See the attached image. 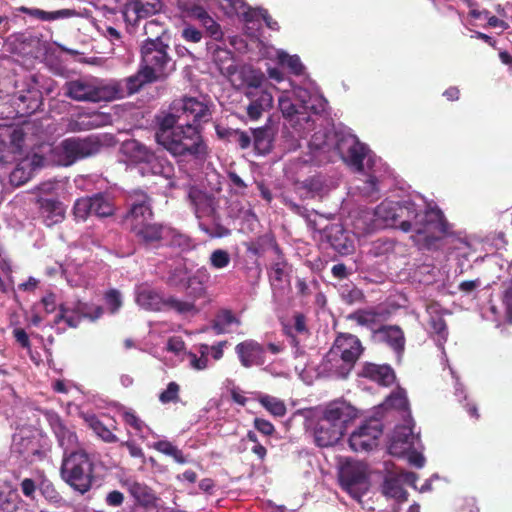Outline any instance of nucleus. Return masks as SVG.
Segmentation results:
<instances>
[{"label":"nucleus","instance_id":"nucleus-1","mask_svg":"<svg viewBox=\"0 0 512 512\" xmlns=\"http://www.w3.org/2000/svg\"><path fill=\"white\" fill-rule=\"evenodd\" d=\"M374 216L384 227L415 233L411 238L422 250L437 249L447 233V222L439 209H421L411 200L383 201L376 206Z\"/></svg>","mask_w":512,"mask_h":512},{"label":"nucleus","instance_id":"nucleus-2","mask_svg":"<svg viewBox=\"0 0 512 512\" xmlns=\"http://www.w3.org/2000/svg\"><path fill=\"white\" fill-rule=\"evenodd\" d=\"M126 203H128V209L123 215V223L130 235L142 247H157L163 240L166 228L154 220L152 200L149 195L141 190H133L128 194Z\"/></svg>","mask_w":512,"mask_h":512},{"label":"nucleus","instance_id":"nucleus-3","mask_svg":"<svg viewBox=\"0 0 512 512\" xmlns=\"http://www.w3.org/2000/svg\"><path fill=\"white\" fill-rule=\"evenodd\" d=\"M356 417L357 410L345 400H333L326 404L312 428L317 447L328 448L338 443Z\"/></svg>","mask_w":512,"mask_h":512},{"label":"nucleus","instance_id":"nucleus-4","mask_svg":"<svg viewBox=\"0 0 512 512\" xmlns=\"http://www.w3.org/2000/svg\"><path fill=\"white\" fill-rule=\"evenodd\" d=\"M155 140L174 157L203 160L207 156V145L199 126L185 123L175 132L155 133Z\"/></svg>","mask_w":512,"mask_h":512},{"label":"nucleus","instance_id":"nucleus-5","mask_svg":"<svg viewBox=\"0 0 512 512\" xmlns=\"http://www.w3.org/2000/svg\"><path fill=\"white\" fill-rule=\"evenodd\" d=\"M59 474L64 483L73 491L84 495L94 485V462L89 454L81 448L64 452Z\"/></svg>","mask_w":512,"mask_h":512},{"label":"nucleus","instance_id":"nucleus-6","mask_svg":"<svg viewBox=\"0 0 512 512\" xmlns=\"http://www.w3.org/2000/svg\"><path fill=\"white\" fill-rule=\"evenodd\" d=\"M64 96L75 102L101 103L124 97L118 81L102 84L95 79L79 78L64 83Z\"/></svg>","mask_w":512,"mask_h":512},{"label":"nucleus","instance_id":"nucleus-7","mask_svg":"<svg viewBox=\"0 0 512 512\" xmlns=\"http://www.w3.org/2000/svg\"><path fill=\"white\" fill-rule=\"evenodd\" d=\"M170 56L168 45L159 36L148 38L140 46V68L139 71L151 76L155 73H168L170 69Z\"/></svg>","mask_w":512,"mask_h":512},{"label":"nucleus","instance_id":"nucleus-8","mask_svg":"<svg viewBox=\"0 0 512 512\" xmlns=\"http://www.w3.org/2000/svg\"><path fill=\"white\" fill-rule=\"evenodd\" d=\"M101 140L95 135L84 138L69 137L59 144V156L64 167L73 165L77 160L96 155L101 151Z\"/></svg>","mask_w":512,"mask_h":512},{"label":"nucleus","instance_id":"nucleus-9","mask_svg":"<svg viewBox=\"0 0 512 512\" xmlns=\"http://www.w3.org/2000/svg\"><path fill=\"white\" fill-rule=\"evenodd\" d=\"M115 214L113 200L102 193L77 199L73 204V216L77 221H86L90 216L105 219Z\"/></svg>","mask_w":512,"mask_h":512},{"label":"nucleus","instance_id":"nucleus-10","mask_svg":"<svg viewBox=\"0 0 512 512\" xmlns=\"http://www.w3.org/2000/svg\"><path fill=\"white\" fill-rule=\"evenodd\" d=\"M362 351H364V348H362L361 341L357 336L341 333L338 334L326 356H328V362L336 360L337 357L346 362V365L342 368V374H345L347 370L354 368L355 362L361 356Z\"/></svg>","mask_w":512,"mask_h":512},{"label":"nucleus","instance_id":"nucleus-11","mask_svg":"<svg viewBox=\"0 0 512 512\" xmlns=\"http://www.w3.org/2000/svg\"><path fill=\"white\" fill-rule=\"evenodd\" d=\"M169 114H178L179 117L185 118V124L201 125L208 123L210 120L209 105L195 97H183L172 103Z\"/></svg>","mask_w":512,"mask_h":512},{"label":"nucleus","instance_id":"nucleus-12","mask_svg":"<svg viewBox=\"0 0 512 512\" xmlns=\"http://www.w3.org/2000/svg\"><path fill=\"white\" fill-rule=\"evenodd\" d=\"M335 150L338 156L354 171H362V161L366 158L368 148L362 144L357 137L349 133H337Z\"/></svg>","mask_w":512,"mask_h":512},{"label":"nucleus","instance_id":"nucleus-13","mask_svg":"<svg viewBox=\"0 0 512 512\" xmlns=\"http://www.w3.org/2000/svg\"><path fill=\"white\" fill-rule=\"evenodd\" d=\"M381 435L382 422L376 418H368L349 436V447L354 452H369L377 447Z\"/></svg>","mask_w":512,"mask_h":512},{"label":"nucleus","instance_id":"nucleus-14","mask_svg":"<svg viewBox=\"0 0 512 512\" xmlns=\"http://www.w3.org/2000/svg\"><path fill=\"white\" fill-rule=\"evenodd\" d=\"M340 484L347 493L354 498H359L368 485V467L365 463L354 461L347 462L340 469Z\"/></svg>","mask_w":512,"mask_h":512},{"label":"nucleus","instance_id":"nucleus-15","mask_svg":"<svg viewBox=\"0 0 512 512\" xmlns=\"http://www.w3.org/2000/svg\"><path fill=\"white\" fill-rule=\"evenodd\" d=\"M178 7L181 16L201 22L209 37L215 39V41L223 39V32H221L219 24L201 6L195 4V2H178Z\"/></svg>","mask_w":512,"mask_h":512},{"label":"nucleus","instance_id":"nucleus-16","mask_svg":"<svg viewBox=\"0 0 512 512\" xmlns=\"http://www.w3.org/2000/svg\"><path fill=\"white\" fill-rule=\"evenodd\" d=\"M227 5H229V13L236 15L245 24L263 21L268 28L278 29V22L273 20L267 10L263 8H253L245 2H227Z\"/></svg>","mask_w":512,"mask_h":512},{"label":"nucleus","instance_id":"nucleus-17","mask_svg":"<svg viewBox=\"0 0 512 512\" xmlns=\"http://www.w3.org/2000/svg\"><path fill=\"white\" fill-rule=\"evenodd\" d=\"M42 414L43 417H45V420H47V423H49L52 433L56 435L57 443H59V446L64 449V453L74 451L73 449L78 445V437H76V433L64 425L62 418L58 416L57 412L44 410L42 411Z\"/></svg>","mask_w":512,"mask_h":512},{"label":"nucleus","instance_id":"nucleus-18","mask_svg":"<svg viewBox=\"0 0 512 512\" xmlns=\"http://www.w3.org/2000/svg\"><path fill=\"white\" fill-rule=\"evenodd\" d=\"M372 337H374V341L377 344L385 345L392 349L395 356H397L398 362L401 360V356H403L405 351V335L399 326L383 325L374 330Z\"/></svg>","mask_w":512,"mask_h":512},{"label":"nucleus","instance_id":"nucleus-19","mask_svg":"<svg viewBox=\"0 0 512 512\" xmlns=\"http://www.w3.org/2000/svg\"><path fill=\"white\" fill-rule=\"evenodd\" d=\"M234 351H236V355L240 358L241 366L245 368L262 366L265 362V350L262 344L253 339H247L236 344Z\"/></svg>","mask_w":512,"mask_h":512},{"label":"nucleus","instance_id":"nucleus-20","mask_svg":"<svg viewBox=\"0 0 512 512\" xmlns=\"http://www.w3.org/2000/svg\"><path fill=\"white\" fill-rule=\"evenodd\" d=\"M360 377L379 384L382 387L392 386L396 380L393 368L388 364L363 363Z\"/></svg>","mask_w":512,"mask_h":512},{"label":"nucleus","instance_id":"nucleus-21","mask_svg":"<svg viewBox=\"0 0 512 512\" xmlns=\"http://www.w3.org/2000/svg\"><path fill=\"white\" fill-rule=\"evenodd\" d=\"M163 2H126L123 16L126 22L136 25L141 19H147L161 11Z\"/></svg>","mask_w":512,"mask_h":512},{"label":"nucleus","instance_id":"nucleus-22","mask_svg":"<svg viewBox=\"0 0 512 512\" xmlns=\"http://www.w3.org/2000/svg\"><path fill=\"white\" fill-rule=\"evenodd\" d=\"M40 216H42L43 224L52 227L64 220V206L62 202L54 198L40 197L36 200Z\"/></svg>","mask_w":512,"mask_h":512},{"label":"nucleus","instance_id":"nucleus-23","mask_svg":"<svg viewBox=\"0 0 512 512\" xmlns=\"http://www.w3.org/2000/svg\"><path fill=\"white\" fill-rule=\"evenodd\" d=\"M188 198H190L192 205H194L197 219L219 217L216 213V198L214 196L208 195L201 190H194L188 194Z\"/></svg>","mask_w":512,"mask_h":512},{"label":"nucleus","instance_id":"nucleus-24","mask_svg":"<svg viewBox=\"0 0 512 512\" xmlns=\"http://www.w3.org/2000/svg\"><path fill=\"white\" fill-rule=\"evenodd\" d=\"M246 97L250 98V104L246 106V115L250 120H258L262 112L272 107V96L268 91L246 92Z\"/></svg>","mask_w":512,"mask_h":512},{"label":"nucleus","instance_id":"nucleus-25","mask_svg":"<svg viewBox=\"0 0 512 512\" xmlns=\"http://www.w3.org/2000/svg\"><path fill=\"white\" fill-rule=\"evenodd\" d=\"M84 422H86V425H88L89 429H91L94 435L100 438L103 443L114 444L119 442V438H117V436L113 433V431L117 430V425L115 423L110 426L105 425L94 414L84 415Z\"/></svg>","mask_w":512,"mask_h":512},{"label":"nucleus","instance_id":"nucleus-26","mask_svg":"<svg viewBox=\"0 0 512 512\" xmlns=\"http://www.w3.org/2000/svg\"><path fill=\"white\" fill-rule=\"evenodd\" d=\"M123 153L126 158L135 161H149L154 159H164L165 157L157 155L147 146L136 139H129L123 142Z\"/></svg>","mask_w":512,"mask_h":512},{"label":"nucleus","instance_id":"nucleus-27","mask_svg":"<svg viewBox=\"0 0 512 512\" xmlns=\"http://www.w3.org/2000/svg\"><path fill=\"white\" fill-rule=\"evenodd\" d=\"M166 296H164L161 292L148 288L142 287L137 291V296H135V301H137V305L140 308L159 313V306L165 302Z\"/></svg>","mask_w":512,"mask_h":512},{"label":"nucleus","instance_id":"nucleus-28","mask_svg":"<svg viewBox=\"0 0 512 512\" xmlns=\"http://www.w3.org/2000/svg\"><path fill=\"white\" fill-rule=\"evenodd\" d=\"M213 63H215L216 68H218V72L226 77L234 75L237 72V66H235V61L233 60L232 51L226 48H215V51H213Z\"/></svg>","mask_w":512,"mask_h":512},{"label":"nucleus","instance_id":"nucleus-29","mask_svg":"<svg viewBox=\"0 0 512 512\" xmlns=\"http://www.w3.org/2000/svg\"><path fill=\"white\" fill-rule=\"evenodd\" d=\"M427 314H429L430 331L436 334L439 342H444L447 338V326H445L444 318L440 313V305L437 302H430L427 305Z\"/></svg>","mask_w":512,"mask_h":512},{"label":"nucleus","instance_id":"nucleus-30","mask_svg":"<svg viewBox=\"0 0 512 512\" xmlns=\"http://www.w3.org/2000/svg\"><path fill=\"white\" fill-rule=\"evenodd\" d=\"M167 76L168 72H159L148 76L139 70L131 77L126 78V93L132 95L140 90L141 86L149 83L163 81Z\"/></svg>","mask_w":512,"mask_h":512},{"label":"nucleus","instance_id":"nucleus-31","mask_svg":"<svg viewBox=\"0 0 512 512\" xmlns=\"http://www.w3.org/2000/svg\"><path fill=\"white\" fill-rule=\"evenodd\" d=\"M128 491H130V495H132L135 503L139 504L140 507L150 508L156 504L157 498L154 491L145 484L133 482L130 484Z\"/></svg>","mask_w":512,"mask_h":512},{"label":"nucleus","instance_id":"nucleus-32","mask_svg":"<svg viewBox=\"0 0 512 512\" xmlns=\"http://www.w3.org/2000/svg\"><path fill=\"white\" fill-rule=\"evenodd\" d=\"M164 311H172L178 315H195L198 313L195 302L180 300L175 296H167V300L164 301V304L160 305V312Z\"/></svg>","mask_w":512,"mask_h":512},{"label":"nucleus","instance_id":"nucleus-33","mask_svg":"<svg viewBox=\"0 0 512 512\" xmlns=\"http://www.w3.org/2000/svg\"><path fill=\"white\" fill-rule=\"evenodd\" d=\"M18 11L23 12L24 14L33 18L39 19L40 21L47 22L76 16V12L70 9L46 12L38 8L20 7L18 8Z\"/></svg>","mask_w":512,"mask_h":512},{"label":"nucleus","instance_id":"nucleus-34","mask_svg":"<svg viewBox=\"0 0 512 512\" xmlns=\"http://www.w3.org/2000/svg\"><path fill=\"white\" fill-rule=\"evenodd\" d=\"M136 164H144V170L152 176H160L164 179H170L173 175V166L166 158L154 159V160H140L135 161Z\"/></svg>","mask_w":512,"mask_h":512},{"label":"nucleus","instance_id":"nucleus-35","mask_svg":"<svg viewBox=\"0 0 512 512\" xmlns=\"http://www.w3.org/2000/svg\"><path fill=\"white\" fill-rule=\"evenodd\" d=\"M252 142L254 149L261 155L268 154L272 147V129L271 127H261L252 130Z\"/></svg>","mask_w":512,"mask_h":512},{"label":"nucleus","instance_id":"nucleus-36","mask_svg":"<svg viewBox=\"0 0 512 512\" xmlns=\"http://www.w3.org/2000/svg\"><path fill=\"white\" fill-rule=\"evenodd\" d=\"M41 108V94L38 92H27L17 98L18 113L22 116H29Z\"/></svg>","mask_w":512,"mask_h":512},{"label":"nucleus","instance_id":"nucleus-37","mask_svg":"<svg viewBox=\"0 0 512 512\" xmlns=\"http://www.w3.org/2000/svg\"><path fill=\"white\" fill-rule=\"evenodd\" d=\"M241 79H243V83H245L246 88H248V92L257 93L261 90L263 82H265V76L263 73L252 67H243L240 71Z\"/></svg>","mask_w":512,"mask_h":512},{"label":"nucleus","instance_id":"nucleus-38","mask_svg":"<svg viewBox=\"0 0 512 512\" xmlns=\"http://www.w3.org/2000/svg\"><path fill=\"white\" fill-rule=\"evenodd\" d=\"M262 241L268 243V245L271 247V250H273V252H275V254L278 256V261L271 265L270 280L281 282V280H283V268L285 267V261L283 260L281 249H279L278 244L271 236L262 238Z\"/></svg>","mask_w":512,"mask_h":512},{"label":"nucleus","instance_id":"nucleus-39","mask_svg":"<svg viewBox=\"0 0 512 512\" xmlns=\"http://www.w3.org/2000/svg\"><path fill=\"white\" fill-rule=\"evenodd\" d=\"M277 63L278 65L287 68L289 73L294 76H301L304 74V65L301 63V59L298 55H289L285 51H278Z\"/></svg>","mask_w":512,"mask_h":512},{"label":"nucleus","instance_id":"nucleus-40","mask_svg":"<svg viewBox=\"0 0 512 512\" xmlns=\"http://www.w3.org/2000/svg\"><path fill=\"white\" fill-rule=\"evenodd\" d=\"M184 121V118L178 114H163L156 116V132L155 133H174L175 129L184 125L178 123Z\"/></svg>","mask_w":512,"mask_h":512},{"label":"nucleus","instance_id":"nucleus-41","mask_svg":"<svg viewBox=\"0 0 512 512\" xmlns=\"http://www.w3.org/2000/svg\"><path fill=\"white\" fill-rule=\"evenodd\" d=\"M383 494L388 498L398 500V502L407 501V492L401 487V484L396 477H388L384 479Z\"/></svg>","mask_w":512,"mask_h":512},{"label":"nucleus","instance_id":"nucleus-42","mask_svg":"<svg viewBox=\"0 0 512 512\" xmlns=\"http://www.w3.org/2000/svg\"><path fill=\"white\" fill-rule=\"evenodd\" d=\"M153 449L156 452L162 453L167 457H171L176 461V463L180 465L186 464V457L182 454V451L179 450L176 446H174L168 440H159L153 443Z\"/></svg>","mask_w":512,"mask_h":512},{"label":"nucleus","instance_id":"nucleus-43","mask_svg":"<svg viewBox=\"0 0 512 512\" xmlns=\"http://www.w3.org/2000/svg\"><path fill=\"white\" fill-rule=\"evenodd\" d=\"M208 219L211 220V223L204 221L199 222V228H201V231L206 233V235L213 239H220L230 235V230L219 223V217Z\"/></svg>","mask_w":512,"mask_h":512},{"label":"nucleus","instance_id":"nucleus-44","mask_svg":"<svg viewBox=\"0 0 512 512\" xmlns=\"http://www.w3.org/2000/svg\"><path fill=\"white\" fill-rule=\"evenodd\" d=\"M300 197L303 199H313L322 192V181L316 177H311L296 187Z\"/></svg>","mask_w":512,"mask_h":512},{"label":"nucleus","instance_id":"nucleus-45","mask_svg":"<svg viewBox=\"0 0 512 512\" xmlns=\"http://www.w3.org/2000/svg\"><path fill=\"white\" fill-rule=\"evenodd\" d=\"M234 323H239V320L233 316L232 311L229 309H223L216 314L215 320H213V331L216 335H222L226 332V327L231 326Z\"/></svg>","mask_w":512,"mask_h":512},{"label":"nucleus","instance_id":"nucleus-46","mask_svg":"<svg viewBox=\"0 0 512 512\" xmlns=\"http://www.w3.org/2000/svg\"><path fill=\"white\" fill-rule=\"evenodd\" d=\"M259 404H261L262 408L266 409V411L270 412V414L273 416H285V403H283L282 400H279L276 397L270 395H263L259 397Z\"/></svg>","mask_w":512,"mask_h":512},{"label":"nucleus","instance_id":"nucleus-47","mask_svg":"<svg viewBox=\"0 0 512 512\" xmlns=\"http://www.w3.org/2000/svg\"><path fill=\"white\" fill-rule=\"evenodd\" d=\"M72 314L95 321L103 315V308L101 306H92L88 305L86 302L79 301L73 305Z\"/></svg>","mask_w":512,"mask_h":512},{"label":"nucleus","instance_id":"nucleus-48","mask_svg":"<svg viewBox=\"0 0 512 512\" xmlns=\"http://www.w3.org/2000/svg\"><path fill=\"white\" fill-rule=\"evenodd\" d=\"M412 437H410V429L405 427L400 428L393 434L392 445H390V453L395 455L398 453L396 451L397 448H401L402 450H406L412 445V441H410Z\"/></svg>","mask_w":512,"mask_h":512},{"label":"nucleus","instance_id":"nucleus-49","mask_svg":"<svg viewBox=\"0 0 512 512\" xmlns=\"http://www.w3.org/2000/svg\"><path fill=\"white\" fill-rule=\"evenodd\" d=\"M343 366H345V362L339 357H337L336 360L327 361V356L324 355V359H322V371L338 378V379H345L347 378L348 374H350V371H352V368L347 370L346 373H341V369H343Z\"/></svg>","mask_w":512,"mask_h":512},{"label":"nucleus","instance_id":"nucleus-50","mask_svg":"<svg viewBox=\"0 0 512 512\" xmlns=\"http://www.w3.org/2000/svg\"><path fill=\"white\" fill-rule=\"evenodd\" d=\"M384 404H386V407L394 410L407 411L408 402L405 390L397 388V390L393 391L392 394L386 398Z\"/></svg>","mask_w":512,"mask_h":512},{"label":"nucleus","instance_id":"nucleus-51","mask_svg":"<svg viewBox=\"0 0 512 512\" xmlns=\"http://www.w3.org/2000/svg\"><path fill=\"white\" fill-rule=\"evenodd\" d=\"M230 265V254L224 249H215L209 254V266L215 270L225 269Z\"/></svg>","mask_w":512,"mask_h":512},{"label":"nucleus","instance_id":"nucleus-52","mask_svg":"<svg viewBox=\"0 0 512 512\" xmlns=\"http://www.w3.org/2000/svg\"><path fill=\"white\" fill-rule=\"evenodd\" d=\"M393 249V241L387 238H380L372 242V245H370V249H368V254L372 255V257H381L389 253H392Z\"/></svg>","mask_w":512,"mask_h":512},{"label":"nucleus","instance_id":"nucleus-53","mask_svg":"<svg viewBox=\"0 0 512 512\" xmlns=\"http://www.w3.org/2000/svg\"><path fill=\"white\" fill-rule=\"evenodd\" d=\"M121 418H123L125 425L132 427L133 431H135L137 434H141L147 427L145 422H143L140 417H138L136 413H134V411L131 409L121 410Z\"/></svg>","mask_w":512,"mask_h":512},{"label":"nucleus","instance_id":"nucleus-54","mask_svg":"<svg viewBox=\"0 0 512 512\" xmlns=\"http://www.w3.org/2000/svg\"><path fill=\"white\" fill-rule=\"evenodd\" d=\"M38 491L42 494L43 498L49 500L50 503H57L60 500V494L57 489L47 478H43L38 484Z\"/></svg>","mask_w":512,"mask_h":512},{"label":"nucleus","instance_id":"nucleus-55","mask_svg":"<svg viewBox=\"0 0 512 512\" xmlns=\"http://www.w3.org/2000/svg\"><path fill=\"white\" fill-rule=\"evenodd\" d=\"M349 319L358 323L360 326H373L375 325V320L377 319V313L370 310H359L351 314Z\"/></svg>","mask_w":512,"mask_h":512},{"label":"nucleus","instance_id":"nucleus-56","mask_svg":"<svg viewBox=\"0 0 512 512\" xmlns=\"http://www.w3.org/2000/svg\"><path fill=\"white\" fill-rule=\"evenodd\" d=\"M158 400L162 404L177 403L179 401V385L176 382H170L160 395Z\"/></svg>","mask_w":512,"mask_h":512},{"label":"nucleus","instance_id":"nucleus-57","mask_svg":"<svg viewBox=\"0 0 512 512\" xmlns=\"http://www.w3.org/2000/svg\"><path fill=\"white\" fill-rule=\"evenodd\" d=\"M328 239H330L331 245L338 250V252L346 254L348 251L352 249V245L350 241L345 238V235L342 234H330L328 235Z\"/></svg>","mask_w":512,"mask_h":512},{"label":"nucleus","instance_id":"nucleus-58","mask_svg":"<svg viewBox=\"0 0 512 512\" xmlns=\"http://www.w3.org/2000/svg\"><path fill=\"white\" fill-rule=\"evenodd\" d=\"M105 303H107L110 313H116L122 305L119 291L116 289H110L107 291V293H105Z\"/></svg>","mask_w":512,"mask_h":512},{"label":"nucleus","instance_id":"nucleus-59","mask_svg":"<svg viewBox=\"0 0 512 512\" xmlns=\"http://www.w3.org/2000/svg\"><path fill=\"white\" fill-rule=\"evenodd\" d=\"M342 300L349 305H353L355 302H360L362 300V292L357 287H351L350 289L342 290Z\"/></svg>","mask_w":512,"mask_h":512},{"label":"nucleus","instance_id":"nucleus-60","mask_svg":"<svg viewBox=\"0 0 512 512\" xmlns=\"http://www.w3.org/2000/svg\"><path fill=\"white\" fill-rule=\"evenodd\" d=\"M294 324H292V330L299 335H308V327L306 326V317L302 313H296L292 316Z\"/></svg>","mask_w":512,"mask_h":512},{"label":"nucleus","instance_id":"nucleus-61","mask_svg":"<svg viewBox=\"0 0 512 512\" xmlns=\"http://www.w3.org/2000/svg\"><path fill=\"white\" fill-rule=\"evenodd\" d=\"M254 427L255 430L259 431L264 436H271L274 434V426L271 424L270 421H267L263 418H255L254 419Z\"/></svg>","mask_w":512,"mask_h":512},{"label":"nucleus","instance_id":"nucleus-62","mask_svg":"<svg viewBox=\"0 0 512 512\" xmlns=\"http://www.w3.org/2000/svg\"><path fill=\"white\" fill-rule=\"evenodd\" d=\"M278 108H280V112H282V115L286 118L295 115L297 112V110H295V106H293L290 99L286 96L278 98Z\"/></svg>","mask_w":512,"mask_h":512},{"label":"nucleus","instance_id":"nucleus-63","mask_svg":"<svg viewBox=\"0 0 512 512\" xmlns=\"http://www.w3.org/2000/svg\"><path fill=\"white\" fill-rule=\"evenodd\" d=\"M181 37H183L186 42L198 43L202 40V32L193 26H187L181 31Z\"/></svg>","mask_w":512,"mask_h":512},{"label":"nucleus","instance_id":"nucleus-64","mask_svg":"<svg viewBox=\"0 0 512 512\" xmlns=\"http://www.w3.org/2000/svg\"><path fill=\"white\" fill-rule=\"evenodd\" d=\"M503 305L506 308V317L512 320V287H506L503 291Z\"/></svg>","mask_w":512,"mask_h":512}]
</instances>
